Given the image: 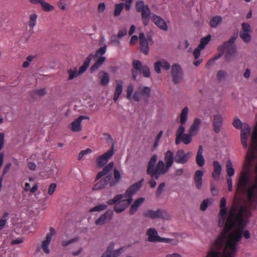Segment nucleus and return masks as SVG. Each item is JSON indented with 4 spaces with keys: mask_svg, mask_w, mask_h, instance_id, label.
Masks as SVG:
<instances>
[{
    "mask_svg": "<svg viewBox=\"0 0 257 257\" xmlns=\"http://www.w3.org/2000/svg\"><path fill=\"white\" fill-rule=\"evenodd\" d=\"M203 149L202 146L199 147L196 157V162L197 165L199 167H203L205 164V159L203 156Z\"/></svg>",
    "mask_w": 257,
    "mask_h": 257,
    "instance_id": "obj_22",
    "label": "nucleus"
},
{
    "mask_svg": "<svg viewBox=\"0 0 257 257\" xmlns=\"http://www.w3.org/2000/svg\"><path fill=\"white\" fill-rule=\"evenodd\" d=\"M91 152H92L91 150L89 148H88L85 150L81 151L79 154V157H78L79 160L81 159V158L83 157L84 155L87 154H89V153H91Z\"/></svg>",
    "mask_w": 257,
    "mask_h": 257,
    "instance_id": "obj_63",
    "label": "nucleus"
},
{
    "mask_svg": "<svg viewBox=\"0 0 257 257\" xmlns=\"http://www.w3.org/2000/svg\"><path fill=\"white\" fill-rule=\"evenodd\" d=\"M124 8L123 3L117 4L115 5V9L114 12V16L115 17L118 16Z\"/></svg>",
    "mask_w": 257,
    "mask_h": 257,
    "instance_id": "obj_47",
    "label": "nucleus"
},
{
    "mask_svg": "<svg viewBox=\"0 0 257 257\" xmlns=\"http://www.w3.org/2000/svg\"><path fill=\"white\" fill-rule=\"evenodd\" d=\"M227 209L226 207L220 208V210L219 213H220V215L221 216V217H222V223H223V222L224 221L225 218L227 214Z\"/></svg>",
    "mask_w": 257,
    "mask_h": 257,
    "instance_id": "obj_58",
    "label": "nucleus"
},
{
    "mask_svg": "<svg viewBox=\"0 0 257 257\" xmlns=\"http://www.w3.org/2000/svg\"><path fill=\"white\" fill-rule=\"evenodd\" d=\"M226 171L227 177H232L234 175L235 171L232 166V163L230 160H228L226 164Z\"/></svg>",
    "mask_w": 257,
    "mask_h": 257,
    "instance_id": "obj_37",
    "label": "nucleus"
},
{
    "mask_svg": "<svg viewBox=\"0 0 257 257\" xmlns=\"http://www.w3.org/2000/svg\"><path fill=\"white\" fill-rule=\"evenodd\" d=\"M165 187V183L164 182L161 183L158 187L156 191V196H160L162 194L163 189Z\"/></svg>",
    "mask_w": 257,
    "mask_h": 257,
    "instance_id": "obj_55",
    "label": "nucleus"
},
{
    "mask_svg": "<svg viewBox=\"0 0 257 257\" xmlns=\"http://www.w3.org/2000/svg\"><path fill=\"white\" fill-rule=\"evenodd\" d=\"M144 179L142 178L139 181L134 183L131 185L126 191L125 195V198L127 199V203L131 204L133 201V196L135 194L142 186Z\"/></svg>",
    "mask_w": 257,
    "mask_h": 257,
    "instance_id": "obj_8",
    "label": "nucleus"
},
{
    "mask_svg": "<svg viewBox=\"0 0 257 257\" xmlns=\"http://www.w3.org/2000/svg\"><path fill=\"white\" fill-rule=\"evenodd\" d=\"M116 87L115 89V92L114 94L113 99L114 101H116L119 98V96L122 92L123 82L121 80H116Z\"/></svg>",
    "mask_w": 257,
    "mask_h": 257,
    "instance_id": "obj_25",
    "label": "nucleus"
},
{
    "mask_svg": "<svg viewBox=\"0 0 257 257\" xmlns=\"http://www.w3.org/2000/svg\"><path fill=\"white\" fill-rule=\"evenodd\" d=\"M107 208V205L106 204H98L94 207L92 208L90 210V212H94V211H101L106 209Z\"/></svg>",
    "mask_w": 257,
    "mask_h": 257,
    "instance_id": "obj_49",
    "label": "nucleus"
},
{
    "mask_svg": "<svg viewBox=\"0 0 257 257\" xmlns=\"http://www.w3.org/2000/svg\"><path fill=\"white\" fill-rule=\"evenodd\" d=\"M226 72L224 70H221L217 72L216 77L218 80L222 81L226 78Z\"/></svg>",
    "mask_w": 257,
    "mask_h": 257,
    "instance_id": "obj_50",
    "label": "nucleus"
},
{
    "mask_svg": "<svg viewBox=\"0 0 257 257\" xmlns=\"http://www.w3.org/2000/svg\"><path fill=\"white\" fill-rule=\"evenodd\" d=\"M188 108L187 107H185L182 110L180 114V122L182 124H184L187 120L188 118Z\"/></svg>",
    "mask_w": 257,
    "mask_h": 257,
    "instance_id": "obj_38",
    "label": "nucleus"
},
{
    "mask_svg": "<svg viewBox=\"0 0 257 257\" xmlns=\"http://www.w3.org/2000/svg\"><path fill=\"white\" fill-rule=\"evenodd\" d=\"M50 232L47 233L46 238L42 242L41 246H38L37 249L40 251L42 249L44 253L46 254H49L50 250L49 249V245L52 240V236L55 234L56 231L55 229L50 227L49 228Z\"/></svg>",
    "mask_w": 257,
    "mask_h": 257,
    "instance_id": "obj_6",
    "label": "nucleus"
},
{
    "mask_svg": "<svg viewBox=\"0 0 257 257\" xmlns=\"http://www.w3.org/2000/svg\"><path fill=\"white\" fill-rule=\"evenodd\" d=\"M143 97L148 99L151 95V89L148 86L140 87L138 88Z\"/></svg>",
    "mask_w": 257,
    "mask_h": 257,
    "instance_id": "obj_36",
    "label": "nucleus"
},
{
    "mask_svg": "<svg viewBox=\"0 0 257 257\" xmlns=\"http://www.w3.org/2000/svg\"><path fill=\"white\" fill-rule=\"evenodd\" d=\"M67 72L69 74L68 80H72L80 75L78 74V72H77L76 67H75L73 69H70L68 70Z\"/></svg>",
    "mask_w": 257,
    "mask_h": 257,
    "instance_id": "obj_46",
    "label": "nucleus"
},
{
    "mask_svg": "<svg viewBox=\"0 0 257 257\" xmlns=\"http://www.w3.org/2000/svg\"><path fill=\"white\" fill-rule=\"evenodd\" d=\"M170 168H167L166 164L163 161L160 160L150 176L152 178L158 180L160 175L166 174Z\"/></svg>",
    "mask_w": 257,
    "mask_h": 257,
    "instance_id": "obj_7",
    "label": "nucleus"
},
{
    "mask_svg": "<svg viewBox=\"0 0 257 257\" xmlns=\"http://www.w3.org/2000/svg\"><path fill=\"white\" fill-rule=\"evenodd\" d=\"M132 66L134 69L142 73L144 77L148 78L150 76L151 72L149 67L147 65L142 66V63L140 61L134 60Z\"/></svg>",
    "mask_w": 257,
    "mask_h": 257,
    "instance_id": "obj_12",
    "label": "nucleus"
},
{
    "mask_svg": "<svg viewBox=\"0 0 257 257\" xmlns=\"http://www.w3.org/2000/svg\"><path fill=\"white\" fill-rule=\"evenodd\" d=\"M136 9L138 12L141 13L142 20L144 26H147L151 17V12L148 5H145L143 1L137 2Z\"/></svg>",
    "mask_w": 257,
    "mask_h": 257,
    "instance_id": "obj_4",
    "label": "nucleus"
},
{
    "mask_svg": "<svg viewBox=\"0 0 257 257\" xmlns=\"http://www.w3.org/2000/svg\"><path fill=\"white\" fill-rule=\"evenodd\" d=\"M193 136L188 132V134H185L182 136L178 142H177V140H175V144L178 145L182 142L185 145H188L192 141Z\"/></svg>",
    "mask_w": 257,
    "mask_h": 257,
    "instance_id": "obj_27",
    "label": "nucleus"
},
{
    "mask_svg": "<svg viewBox=\"0 0 257 257\" xmlns=\"http://www.w3.org/2000/svg\"><path fill=\"white\" fill-rule=\"evenodd\" d=\"M164 161L167 168H171L175 161L174 153L170 150L167 151L165 154Z\"/></svg>",
    "mask_w": 257,
    "mask_h": 257,
    "instance_id": "obj_19",
    "label": "nucleus"
},
{
    "mask_svg": "<svg viewBox=\"0 0 257 257\" xmlns=\"http://www.w3.org/2000/svg\"><path fill=\"white\" fill-rule=\"evenodd\" d=\"M185 127L184 126V124H180L176 131L175 140H177V142L178 141L182 136L185 134Z\"/></svg>",
    "mask_w": 257,
    "mask_h": 257,
    "instance_id": "obj_42",
    "label": "nucleus"
},
{
    "mask_svg": "<svg viewBox=\"0 0 257 257\" xmlns=\"http://www.w3.org/2000/svg\"><path fill=\"white\" fill-rule=\"evenodd\" d=\"M113 154L114 147L113 145H112L111 148L108 151L96 159V162L97 166L98 167H102L104 166Z\"/></svg>",
    "mask_w": 257,
    "mask_h": 257,
    "instance_id": "obj_9",
    "label": "nucleus"
},
{
    "mask_svg": "<svg viewBox=\"0 0 257 257\" xmlns=\"http://www.w3.org/2000/svg\"><path fill=\"white\" fill-rule=\"evenodd\" d=\"M204 172L202 170H197L194 174V182L195 186L198 189H200L202 185V177Z\"/></svg>",
    "mask_w": 257,
    "mask_h": 257,
    "instance_id": "obj_20",
    "label": "nucleus"
},
{
    "mask_svg": "<svg viewBox=\"0 0 257 257\" xmlns=\"http://www.w3.org/2000/svg\"><path fill=\"white\" fill-rule=\"evenodd\" d=\"M146 235L148 237V240L150 242H157L159 237L157 231L154 228H150L148 229Z\"/></svg>",
    "mask_w": 257,
    "mask_h": 257,
    "instance_id": "obj_24",
    "label": "nucleus"
},
{
    "mask_svg": "<svg viewBox=\"0 0 257 257\" xmlns=\"http://www.w3.org/2000/svg\"><path fill=\"white\" fill-rule=\"evenodd\" d=\"M171 74L173 77V81L174 83H179L182 77V69L179 64H174L172 65Z\"/></svg>",
    "mask_w": 257,
    "mask_h": 257,
    "instance_id": "obj_14",
    "label": "nucleus"
},
{
    "mask_svg": "<svg viewBox=\"0 0 257 257\" xmlns=\"http://www.w3.org/2000/svg\"><path fill=\"white\" fill-rule=\"evenodd\" d=\"M114 164L113 162H110L107 165H106L102 169V170L97 174L96 180H98L105 175L107 174L113 167Z\"/></svg>",
    "mask_w": 257,
    "mask_h": 257,
    "instance_id": "obj_31",
    "label": "nucleus"
},
{
    "mask_svg": "<svg viewBox=\"0 0 257 257\" xmlns=\"http://www.w3.org/2000/svg\"><path fill=\"white\" fill-rule=\"evenodd\" d=\"M222 124V117L220 114H216L214 116L213 125L214 130L217 133L220 131V127Z\"/></svg>",
    "mask_w": 257,
    "mask_h": 257,
    "instance_id": "obj_23",
    "label": "nucleus"
},
{
    "mask_svg": "<svg viewBox=\"0 0 257 257\" xmlns=\"http://www.w3.org/2000/svg\"><path fill=\"white\" fill-rule=\"evenodd\" d=\"M81 122L77 118L70 124V128L73 132H79L81 130Z\"/></svg>",
    "mask_w": 257,
    "mask_h": 257,
    "instance_id": "obj_35",
    "label": "nucleus"
},
{
    "mask_svg": "<svg viewBox=\"0 0 257 257\" xmlns=\"http://www.w3.org/2000/svg\"><path fill=\"white\" fill-rule=\"evenodd\" d=\"M209 200L207 199L202 201L200 205V209L202 211H205L207 208Z\"/></svg>",
    "mask_w": 257,
    "mask_h": 257,
    "instance_id": "obj_60",
    "label": "nucleus"
},
{
    "mask_svg": "<svg viewBox=\"0 0 257 257\" xmlns=\"http://www.w3.org/2000/svg\"><path fill=\"white\" fill-rule=\"evenodd\" d=\"M124 197L125 198V194L117 195L115 196L113 199L109 200L107 202V203L110 205H113L114 204H116L119 201L123 200V198Z\"/></svg>",
    "mask_w": 257,
    "mask_h": 257,
    "instance_id": "obj_39",
    "label": "nucleus"
},
{
    "mask_svg": "<svg viewBox=\"0 0 257 257\" xmlns=\"http://www.w3.org/2000/svg\"><path fill=\"white\" fill-rule=\"evenodd\" d=\"M145 201V198L141 197L137 200L132 205L130 210V213L131 215L134 214L138 209L139 206Z\"/></svg>",
    "mask_w": 257,
    "mask_h": 257,
    "instance_id": "obj_29",
    "label": "nucleus"
},
{
    "mask_svg": "<svg viewBox=\"0 0 257 257\" xmlns=\"http://www.w3.org/2000/svg\"><path fill=\"white\" fill-rule=\"evenodd\" d=\"M9 213L5 212L0 219V231H1L7 223Z\"/></svg>",
    "mask_w": 257,
    "mask_h": 257,
    "instance_id": "obj_48",
    "label": "nucleus"
},
{
    "mask_svg": "<svg viewBox=\"0 0 257 257\" xmlns=\"http://www.w3.org/2000/svg\"><path fill=\"white\" fill-rule=\"evenodd\" d=\"M241 131V141L243 147L244 149H247L248 147L247 145V139L251 132V127L248 123H244Z\"/></svg>",
    "mask_w": 257,
    "mask_h": 257,
    "instance_id": "obj_10",
    "label": "nucleus"
},
{
    "mask_svg": "<svg viewBox=\"0 0 257 257\" xmlns=\"http://www.w3.org/2000/svg\"><path fill=\"white\" fill-rule=\"evenodd\" d=\"M190 157V152L186 153L183 150L180 149L176 153L175 161L178 164H185L188 161Z\"/></svg>",
    "mask_w": 257,
    "mask_h": 257,
    "instance_id": "obj_11",
    "label": "nucleus"
},
{
    "mask_svg": "<svg viewBox=\"0 0 257 257\" xmlns=\"http://www.w3.org/2000/svg\"><path fill=\"white\" fill-rule=\"evenodd\" d=\"M158 157L156 155H154L149 162L147 167V173L148 175H151L152 172L155 169V165L157 161Z\"/></svg>",
    "mask_w": 257,
    "mask_h": 257,
    "instance_id": "obj_33",
    "label": "nucleus"
},
{
    "mask_svg": "<svg viewBox=\"0 0 257 257\" xmlns=\"http://www.w3.org/2000/svg\"><path fill=\"white\" fill-rule=\"evenodd\" d=\"M38 16L36 14H32L30 15V20L29 22V27L31 30H33L36 25Z\"/></svg>",
    "mask_w": 257,
    "mask_h": 257,
    "instance_id": "obj_41",
    "label": "nucleus"
},
{
    "mask_svg": "<svg viewBox=\"0 0 257 257\" xmlns=\"http://www.w3.org/2000/svg\"><path fill=\"white\" fill-rule=\"evenodd\" d=\"M222 22V18L220 16H216L211 18L209 24L211 28H215L220 25Z\"/></svg>",
    "mask_w": 257,
    "mask_h": 257,
    "instance_id": "obj_34",
    "label": "nucleus"
},
{
    "mask_svg": "<svg viewBox=\"0 0 257 257\" xmlns=\"http://www.w3.org/2000/svg\"><path fill=\"white\" fill-rule=\"evenodd\" d=\"M114 178L115 180H110L109 181L110 186L112 187L116 185L119 181L120 179V174L119 171L115 169L113 172Z\"/></svg>",
    "mask_w": 257,
    "mask_h": 257,
    "instance_id": "obj_40",
    "label": "nucleus"
},
{
    "mask_svg": "<svg viewBox=\"0 0 257 257\" xmlns=\"http://www.w3.org/2000/svg\"><path fill=\"white\" fill-rule=\"evenodd\" d=\"M130 204L127 203V199H123L115 204L114 210L117 213L122 212Z\"/></svg>",
    "mask_w": 257,
    "mask_h": 257,
    "instance_id": "obj_26",
    "label": "nucleus"
},
{
    "mask_svg": "<svg viewBox=\"0 0 257 257\" xmlns=\"http://www.w3.org/2000/svg\"><path fill=\"white\" fill-rule=\"evenodd\" d=\"M114 243H111L108 246L106 251L104 253L101 257H117L123 252V247H120L117 249L113 250Z\"/></svg>",
    "mask_w": 257,
    "mask_h": 257,
    "instance_id": "obj_13",
    "label": "nucleus"
},
{
    "mask_svg": "<svg viewBox=\"0 0 257 257\" xmlns=\"http://www.w3.org/2000/svg\"><path fill=\"white\" fill-rule=\"evenodd\" d=\"M246 214L248 216L251 213L243 206H231L224 229L212 244L206 257H234L245 227L243 217Z\"/></svg>",
    "mask_w": 257,
    "mask_h": 257,
    "instance_id": "obj_1",
    "label": "nucleus"
},
{
    "mask_svg": "<svg viewBox=\"0 0 257 257\" xmlns=\"http://www.w3.org/2000/svg\"><path fill=\"white\" fill-rule=\"evenodd\" d=\"M160 61L162 63V68H163V69L168 70L170 68V64L168 62L164 59H162Z\"/></svg>",
    "mask_w": 257,
    "mask_h": 257,
    "instance_id": "obj_61",
    "label": "nucleus"
},
{
    "mask_svg": "<svg viewBox=\"0 0 257 257\" xmlns=\"http://www.w3.org/2000/svg\"><path fill=\"white\" fill-rule=\"evenodd\" d=\"M93 57V55L92 54H90L88 55L83 62V65L79 68L78 74L81 75L86 70Z\"/></svg>",
    "mask_w": 257,
    "mask_h": 257,
    "instance_id": "obj_32",
    "label": "nucleus"
},
{
    "mask_svg": "<svg viewBox=\"0 0 257 257\" xmlns=\"http://www.w3.org/2000/svg\"><path fill=\"white\" fill-rule=\"evenodd\" d=\"M203 50L201 48H199V46H198L193 51V55L194 56L195 59H197L200 55V52L201 51Z\"/></svg>",
    "mask_w": 257,
    "mask_h": 257,
    "instance_id": "obj_59",
    "label": "nucleus"
},
{
    "mask_svg": "<svg viewBox=\"0 0 257 257\" xmlns=\"http://www.w3.org/2000/svg\"><path fill=\"white\" fill-rule=\"evenodd\" d=\"M56 187H57V185L55 183H52L50 185L49 190H48V192L49 195H52L54 193Z\"/></svg>",
    "mask_w": 257,
    "mask_h": 257,
    "instance_id": "obj_64",
    "label": "nucleus"
},
{
    "mask_svg": "<svg viewBox=\"0 0 257 257\" xmlns=\"http://www.w3.org/2000/svg\"><path fill=\"white\" fill-rule=\"evenodd\" d=\"M162 63L160 61H157L154 63V69L156 72L160 74L161 72Z\"/></svg>",
    "mask_w": 257,
    "mask_h": 257,
    "instance_id": "obj_56",
    "label": "nucleus"
},
{
    "mask_svg": "<svg viewBox=\"0 0 257 257\" xmlns=\"http://www.w3.org/2000/svg\"><path fill=\"white\" fill-rule=\"evenodd\" d=\"M106 45H104L103 46L101 47L96 51V52L95 54V56L96 57H98L100 56H102V55H104L106 52Z\"/></svg>",
    "mask_w": 257,
    "mask_h": 257,
    "instance_id": "obj_51",
    "label": "nucleus"
},
{
    "mask_svg": "<svg viewBox=\"0 0 257 257\" xmlns=\"http://www.w3.org/2000/svg\"><path fill=\"white\" fill-rule=\"evenodd\" d=\"M111 180V176L110 175H107L102 180L99 181L98 183L94 185L93 187V189L99 190L103 188L105 185H106L109 181Z\"/></svg>",
    "mask_w": 257,
    "mask_h": 257,
    "instance_id": "obj_21",
    "label": "nucleus"
},
{
    "mask_svg": "<svg viewBox=\"0 0 257 257\" xmlns=\"http://www.w3.org/2000/svg\"><path fill=\"white\" fill-rule=\"evenodd\" d=\"M113 214V211L111 209H108L105 212L101 215L95 221V224L96 225H102L105 224L107 221L111 219Z\"/></svg>",
    "mask_w": 257,
    "mask_h": 257,
    "instance_id": "obj_15",
    "label": "nucleus"
},
{
    "mask_svg": "<svg viewBox=\"0 0 257 257\" xmlns=\"http://www.w3.org/2000/svg\"><path fill=\"white\" fill-rule=\"evenodd\" d=\"M142 97H143L140 93V91H139L138 89V90L135 91L133 96V98L136 101H139Z\"/></svg>",
    "mask_w": 257,
    "mask_h": 257,
    "instance_id": "obj_62",
    "label": "nucleus"
},
{
    "mask_svg": "<svg viewBox=\"0 0 257 257\" xmlns=\"http://www.w3.org/2000/svg\"><path fill=\"white\" fill-rule=\"evenodd\" d=\"M200 123V119L198 118H195L192 124L191 125L188 132L193 136L196 135L199 130Z\"/></svg>",
    "mask_w": 257,
    "mask_h": 257,
    "instance_id": "obj_28",
    "label": "nucleus"
},
{
    "mask_svg": "<svg viewBox=\"0 0 257 257\" xmlns=\"http://www.w3.org/2000/svg\"><path fill=\"white\" fill-rule=\"evenodd\" d=\"M237 37V34L232 36L230 39L224 43V44L219 47V51L224 53L225 58L226 61H229L234 56L236 53V47L234 45V42Z\"/></svg>",
    "mask_w": 257,
    "mask_h": 257,
    "instance_id": "obj_3",
    "label": "nucleus"
},
{
    "mask_svg": "<svg viewBox=\"0 0 257 257\" xmlns=\"http://www.w3.org/2000/svg\"><path fill=\"white\" fill-rule=\"evenodd\" d=\"M41 5L42 6V9L45 12H51L54 9L53 6L45 2L44 0H43Z\"/></svg>",
    "mask_w": 257,
    "mask_h": 257,
    "instance_id": "obj_44",
    "label": "nucleus"
},
{
    "mask_svg": "<svg viewBox=\"0 0 257 257\" xmlns=\"http://www.w3.org/2000/svg\"><path fill=\"white\" fill-rule=\"evenodd\" d=\"M241 26V30L240 32H251V27L249 24L243 23Z\"/></svg>",
    "mask_w": 257,
    "mask_h": 257,
    "instance_id": "obj_53",
    "label": "nucleus"
},
{
    "mask_svg": "<svg viewBox=\"0 0 257 257\" xmlns=\"http://www.w3.org/2000/svg\"><path fill=\"white\" fill-rule=\"evenodd\" d=\"M232 124L234 127L237 129H240L243 125L242 122L238 118L235 119L232 122Z\"/></svg>",
    "mask_w": 257,
    "mask_h": 257,
    "instance_id": "obj_54",
    "label": "nucleus"
},
{
    "mask_svg": "<svg viewBox=\"0 0 257 257\" xmlns=\"http://www.w3.org/2000/svg\"><path fill=\"white\" fill-rule=\"evenodd\" d=\"M98 77L100 80V84L106 86L109 82L110 79L107 72L101 71L98 74Z\"/></svg>",
    "mask_w": 257,
    "mask_h": 257,
    "instance_id": "obj_30",
    "label": "nucleus"
},
{
    "mask_svg": "<svg viewBox=\"0 0 257 257\" xmlns=\"http://www.w3.org/2000/svg\"><path fill=\"white\" fill-rule=\"evenodd\" d=\"M250 32H240L239 36L245 43H248L251 40Z\"/></svg>",
    "mask_w": 257,
    "mask_h": 257,
    "instance_id": "obj_43",
    "label": "nucleus"
},
{
    "mask_svg": "<svg viewBox=\"0 0 257 257\" xmlns=\"http://www.w3.org/2000/svg\"><path fill=\"white\" fill-rule=\"evenodd\" d=\"M143 216L152 219L162 218L167 220L169 219L168 213L165 210L160 209H158L156 211L148 210L143 213Z\"/></svg>",
    "mask_w": 257,
    "mask_h": 257,
    "instance_id": "obj_5",
    "label": "nucleus"
},
{
    "mask_svg": "<svg viewBox=\"0 0 257 257\" xmlns=\"http://www.w3.org/2000/svg\"><path fill=\"white\" fill-rule=\"evenodd\" d=\"M210 39V35H208L206 37L201 38L200 40V43L198 45L199 48H201L203 49L205 48V45H206L209 42Z\"/></svg>",
    "mask_w": 257,
    "mask_h": 257,
    "instance_id": "obj_45",
    "label": "nucleus"
},
{
    "mask_svg": "<svg viewBox=\"0 0 257 257\" xmlns=\"http://www.w3.org/2000/svg\"><path fill=\"white\" fill-rule=\"evenodd\" d=\"M134 91V86L130 84L128 86L127 88V94H126V97L128 99H131V96L133 93Z\"/></svg>",
    "mask_w": 257,
    "mask_h": 257,
    "instance_id": "obj_57",
    "label": "nucleus"
},
{
    "mask_svg": "<svg viewBox=\"0 0 257 257\" xmlns=\"http://www.w3.org/2000/svg\"><path fill=\"white\" fill-rule=\"evenodd\" d=\"M237 189L247 191L248 202L257 201V142L251 141L237 183Z\"/></svg>",
    "mask_w": 257,
    "mask_h": 257,
    "instance_id": "obj_2",
    "label": "nucleus"
},
{
    "mask_svg": "<svg viewBox=\"0 0 257 257\" xmlns=\"http://www.w3.org/2000/svg\"><path fill=\"white\" fill-rule=\"evenodd\" d=\"M213 171L212 173V177L214 180L217 181L219 179L221 173L222 167L219 162L214 161L213 162Z\"/></svg>",
    "mask_w": 257,
    "mask_h": 257,
    "instance_id": "obj_18",
    "label": "nucleus"
},
{
    "mask_svg": "<svg viewBox=\"0 0 257 257\" xmlns=\"http://www.w3.org/2000/svg\"><path fill=\"white\" fill-rule=\"evenodd\" d=\"M152 19L153 22L160 29L165 31H167L168 30L167 25L166 22L162 18L154 14L152 16Z\"/></svg>",
    "mask_w": 257,
    "mask_h": 257,
    "instance_id": "obj_17",
    "label": "nucleus"
},
{
    "mask_svg": "<svg viewBox=\"0 0 257 257\" xmlns=\"http://www.w3.org/2000/svg\"><path fill=\"white\" fill-rule=\"evenodd\" d=\"M78 240V237H75L69 240H64L62 241V245L64 247H66L71 243L77 242Z\"/></svg>",
    "mask_w": 257,
    "mask_h": 257,
    "instance_id": "obj_52",
    "label": "nucleus"
},
{
    "mask_svg": "<svg viewBox=\"0 0 257 257\" xmlns=\"http://www.w3.org/2000/svg\"><path fill=\"white\" fill-rule=\"evenodd\" d=\"M140 49L142 53L145 55H148L149 52V47L148 42L145 37L144 33H141L139 35Z\"/></svg>",
    "mask_w": 257,
    "mask_h": 257,
    "instance_id": "obj_16",
    "label": "nucleus"
}]
</instances>
